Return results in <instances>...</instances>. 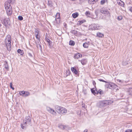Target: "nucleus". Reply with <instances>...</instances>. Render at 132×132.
I'll return each instance as SVG.
<instances>
[{
  "mask_svg": "<svg viewBox=\"0 0 132 132\" xmlns=\"http://www.w3.org/2000/svg\"><path fill=\"white\" fill-rule=\"evenodd\" d=\"M5 7L6 10L7 15L9 16L12 13V11L11 9L12 7L9 2H5Z\"/></svg>",
  "mask_w": 132,
  "mask_h": 132,
  "instance_id": "nucleus-1",
  "label": "nucleus"
},
{
  "mask_svg": "<svg viewBox=\"0 0 132 132\" xmlns=\"http://www.w3.org/2000/svg\"><path fill=\"white\" fill-rule=\"evenodd\" d=\"M11 39L10 36H9V37H8V38H6L5 40L7 50L9 51L11 50L12 48L11 44Z\"/></svg>",
  "mask_w": 132,
  "mask_h": 132,
  "instance_id": "nucleus-2",
  "label": "nucleus"
},
{
  "mask_svg": "<svg viewBox=\"0 0 132 132\" xmlns=\"http://www.w3.org/2000/svg\"><path fill=\"white\" fill-rule=\"evenodd\" d=\"M109 104V101H103L99 102L97 103V105L99 108H102L106 106Z\"/></svg>",
  "mask_w": 132,
  "mask_h": 132,
  "instance_id": "nucleus-3",
  "label": "nucleus"
},
{
  "mask_svg": "<svg viewBox=\"0 0 132 132\" xmlns=\"http://www.w3.org/2000/svg\"><path fill=\"white\" fill-rule=\"evenodd\" d=\"M24 126H28L31 124V121L30 117L27 116L26 117L23 122Z\"/></svg>",
  "mask_w": 132,
  "mask_h": 132,
  "instance_id": "nucleus-4",
  "label": "nucleus"
},
{
  "mask_svg": "<svg viewBox=\"0 0 132 132\" xmlns=\"http://www.w3.org/2000/svg\"><path fill=\"white\" fill-rule=\"evenodd\" d=\"M19 94L21 96L24 97H26L29 96L30 95V93L28 92L22 91L19 92Z\"/></svg>",
  "mask_w": 132,
  "mask_h": 132,
  "instance_id": "nucleus-5",
  "label": "nucleus"
},
{
  "mask_svg": "<svg viewBox=\"0 0 132 132\" xmlns=\"http://www.w3.org/2000/svg\"><path fill=\"white\" fill-rule=\"evenodd\" d=\"M63 108L62 107H60L58 105H56L55 106V110L59 113H62V111H61V110H63Z\"/></svg>",
  "mask_w": 132,
  "mask_h": 132,
  "instance_id": "nucleus-6",
  "label": "nucleus"
},
{
  "mask_svg": "<svg viewBox=\"0 0 132 132\" xmlns=\"http://www.w3.org/2000/svg\"><path fill=\"white\" fill-rule=\"evenodd\" d=\"M46 110L48 112L52 114H54L56 113V112L54 110L49 107H46Z\"/></svg>",
  "mask_w": 132,
  "mask_h": 132,
  "instance_id": "nucleus-7",
  "label": "nucleus"
},
{
  "mask_svg": "<svg viewBox=\"0 0 132 132\" xmlns=\"http://www.w3.org/2000/svg\"><path fill=\"white\" fill-rule=\"evenodd\" d=\"M100 11L101 13L103 14H105V13L110 14L109 12L106 10H104V8L103 7L101 9Z\"/></svg>",
  "mask_w": 132,
  "mask_h": 132,
  "instance_id": "nucleus-8",
  "label": "nucleus"
},
{
  "mask_svg": "<svg viewBox=\"0 0 132 132\" xmlns=\"http://www.w3.org/2000/svg\"><path fill=\"white\" fill-rule=\"evenodd\" d=\"M58 127L62 129H67L69 127L68 126L64 125H59Z\"/></svg>",
  "mask_w": 132,
  "mask_h": 132,
  "instance_id": "nucleus-9",
  "label": "nucleus"
},
{
  "mask_svg": "<svg viewBox=\"0 0 132 132\" xmlns=\"http://www.w3.org/2000/svg\"><path fill=\"white\" fill-rule=\"evenodd\" d=\"M91 91L92 93L94 95H95L98 94L97 91L96 90V87H95V88H93L91 89Z\"/></svg>",
  "mask_w": 132,
  "mask_h": 132,
  "instance_id": "nucleus-10",
  "label": "nucleus"
},
{
  "mask_svg": "<svg viewBox=\"0 0 132 132\" xmlns=\"http://www.w3.org/2000/svg\"><path fill=\"white\" fill-rule=\"evenodd\" d=\"M82 55L79 53L75 54L74 56V57L75 59H78L79 57H81Z\"/></svg>",
  "mask_w": 132,
  "mask_h": 132,
  "instance_id": "nucleus-11",
  "label": "nucleus"
},
{
  "mask_svg": "<svg viewBox=\"0 0 132 132\" xmlns=\"http://www.w3.org/2000/svg\"><path fill=\"white\" fill-rule=\"evenodd\" d=\"M96 36L98 37L102 38L104 36V35L100 32H97V33Z\"/></svg>",
  "mask_w": 132,
  "mask_h": 132,
  "instance_id": "nucleus-12",
  "label": "nucleus"
},
{
  "mask_svg": "<svg viewBox=\"0 0 132 132\" xmlns=\"http://www.w3.org/2000/svg\"><path fill=\"white\" fill-rule=\"evenodd\" d=\"M71 70L72 72L75 74L76 75L77 74V71L76 69H75L74 67H72L71 68Z\"/></svg>",
  "mask_w": 132,
  "mask_h": 132,
  "instance_id": "nucleus-13",
  "label": "nucleus"
},
{
  "mask_svg": "<svg viewBox=\"0 0 132 132\" xmlns=\"http://www.w3.org/2000/svg\"><path fill=\"white\" fill-rule=\"evenodd\" d=\"M95 29L97 30H99L101 29L102 28V27L100 26L99 25L97 24H96L95 26Z\"/></svg>",
  "mask_w": 132,
  "mask_h": 132,
  "instance_id": "nucleus-14",
  "label": "nucleus"
},
{
  "mask_svg": "<svg viewBox=\"0 0 132 132\" xmlns=\"http://www.w3.org/2000/svg\"><path fill=\"white\" fill-rule=\"evenodd\" d=\"M87 62V61L86 59H82L81 61V62L82 65L85 64Z\"/></svg>",
  "mask_w": 132,
  "mask_h": 132,
  "instance_id": "nucleus-15",
  "label": "nucleus"
},
{
  "mask_svg": "<svg viewBox=\"0 0 132 132\" xmlns=\"http://www.w3.org/2000/svg\"><path fill=\"white\" fill-rule=\"evenodd\" d=\"M63 110H61V111H62V113H59L60 114H65L67 112V111L66 109L63 108V109H62Z\"/></svg>",
  "mask_w": 132,
  "mask_h": 132,
  "instance_id": "nucleus-16",
  "label": "nucleus"
},
{
  "mask_svg": "<svg viewBox=\"0 0 132 132\" xmlns=\"http://www.w3.org/2000/svg\"><path fill=\"white\" fill-rule=\"evenodd\" d=\"M117 87V86L115 85L113 83L112 84V86H111V87H110V89L113 90H114L115 89H116V88Z\"/></svg>",
  "mask_w": 132,
  "mask_h": 132,
  "instance_id": "nucleus-17",
  "label": "nucleus"
},
{
  "mask_svg": "<svg viewBox=\"0 0 132 132\" xmlns=\"http://www.w3.org/2000/svg\"><path fill=\"white\" fill-rule=\"evenodd\" d=\"M112 83L111 82L108 83V84L106 85V87L110 89V87H111L112 86Z\"/></svg>",
  "mask_w": 132,
  "mask_h": 132,
  "instance_id": "nucleus-18",
  "label": "nucleus"
},
{
  "mask_svg": "<svg viewBox=\"0 0 132 132\" xmlns=\"http://www.w3.org/2000/svg\"><path fill=\"white\" fill-rule=\"evenodd\" d=\"M88 2L90 4H93L96 3V1L94 0H88Z\"/></svg>",
  "mask_w": 132,
  "mask_h": 132,
  "instance_id": "nucleus-19",
  "label": "nucleus"
},
{
  "mask_svg": "<svg viewBox=\"0 0 132 132\" xmlns=\"http://www.w3.org/2000/svg\"><path fill=\"white\" fill-rule=\"evenodd\" d=\"M17 52L18 53H20V54L23 55L24 54V52L23 50H21L20 49H19L17 51Z\"/></svg>",
  "mask_w": 132,
  "mask_h": 132,
  "instance_id": "nucleus-20",
  "label": "nucleus"
},
{
  "mask_svg": "<svg viewBox=\"0 0 132 132\" xmlns=\"http://www.w3.org/2000/svg\"><path fill=\"white\" fill-rule=\"evenodd\" d=\"M36 46L38 48H39V49L40 50H42V47L41 45L40 44L39 42H38L37 43H36Z\"/></svg>",
  "mask_w": 132,
  "mask_h": 132,
  "instance_id": "nucleus-21",
  "label": "nucleus"
},
{
  "mask_svg": "<svg viewBox=\"0 0 132 132\" xmlns=\"http://www.w3.org/2000/svg\"><path fill=\"white\" fill-rule=\"evenodd\" d=\"M107 0H101L100 2V4L101 5L104 4L106 2H107Z\"/></svg>",
  "mask_w": 132,
  "mask_h": 132,
  "instance_id": "nucleus-22",
  "label": "nucleus"
},
{
  "mask_svg": "<svg viewBox=\"0 0 132 132\" xmlns=\"http://www.w3.org/2000/svg\"><path fill=\"white\" fill-rule=\"evenodd\" d=\"M60 14L59 13H57L56 14V15L55 16V17H56L55 20H56V19H59V20L60 17Z\"/></svg>",
  "mask_w": 132,
  "mask_h": 132,
  "instance_id": "nucleus-23",
  "label": "nucleus"
},
{
  "mask_svg": "<svg viewBox=\"0 0 132 132\" xmlns=\"http://www.w3.org/2000/svg\"><path fill=\"white\" fill-rule=\"evenodd\" d=\"M32 52L31 50H30L29 51H28V53L29 56L30 57H32V55L31 54V53Z\"/></svg>",
  "mask_w": 132,
  "mask_h": 132,
  "instance_id": "nucleus-24",
  "label": "nucleus"
},
{
  "mask_svg": "<svg viewBox=\"0 0 132 132\" xmlns=\"http://www.w3.org/2000/svg\"><path fill=\"white\" fill-rule=\"evenodd\" d=\"M78 15V13H74L72 14V16L74 18H76Z\"/></svg>",
  "mask_w": 132,
  "mask_h": 132,
  "instance_id": "nucleus-25",
  "label": "nucleus"
},
{
  "mask_svg": "<svg viewBox=\"0 0 132 132\" xmlns=\"http://www.w3.org/2000/svg\"><path fill=\"white\" fill-rule=\"evenodd\" d=\"M75 44V42L72 41L70 40L69 43V44L71 46H73Z\"/></svg>",
  "mask_w": 132,
  "mask_h": 132,
  "instance_id": "nucleus-26",
  "label": "nucleus"
},
{
  "mask_svg": "<svg viewBox=\"0 0 132 132\" xmlns=\"http://www.w3.org/2000/svg\"><path fill=\"white\" fill-rule=\"evenodd\" d=\"M83 47L85 48H88V44L86 43H85L83 44Z\"/></svg>",
  "mask_w": 132,
  "mask_h": 132,
  "instance_id": "nucleus-27",
  "label": "nucleus"
},
{
  "mask_svg": "<svg viewBox=\"0 0 132 132\" xmlns=\"http://www.w3.org/2000/svg\"><path fill=\"white\" fill-rule=\"evenodd\" d=\"M4 68L8 70L9 69V67L7 63H6L5 64H4Z\"/></svg>",
  "mask_w": 132,
  "mask_h": 132,
  "instance_id": "nucleus-28",
  "label": "nucleus"
},
{
  "mask_svg": "<svg viewBox=\"0 0 132 132\" xmlns=\"http://www.w3.org/2000/svg\"><path fill=\"white\" fill-rule=\"evenodd\" d=\"M71 33L73 34H76L77 33V31L75 30H73L71 31Z\"/></svg>",
  "mask_w": 132,
  "mask_h": 132,
  "instance_id": "nucleus-29",
  "label": "nucleus"
},
{
  "mask_svg": "<svg viewBox=\"0 0 132 132\" xmlns=\"http://www.w3.org/2000/svg\"><path fill=\"white\" fill-rule=\"evenodd\" d=\"M117 81L118 82H119V83H123V82L124 81L123 80H121L120 79H118L117 80Z\"/></svg>",
  "mask_w": 132,
  "mask_h": 132,
  "instance_id": "nucleus-30",
  "label": "nucleus"
},
{
  "mask_svg": "<svg viewBox=\"0 0 132 132\" xmlns=\"http://www.w3.org/2000/svg\"><path fill=\"white\" fill-rule=\"evenodd\" d=\"M18 19L20 20H23V18L21 16H18Z\"/></svg>",
  "mask_w": 132,
  "mask_h": 132,
  "instance_id": "nucleus-31",
  "label": "nucleus"
},
{
  "mask_svg": "<svg viewBox=\"0 0 132 132\" xmlns=\"http://www.w3.org/2000/svg\"><path fill=\"white\" fill-rule=\"evenodd\" d=\"M34 32L35 34H39V31L38 30L36 29H35Z\"/></svg>",
  "mask_w": 132,
  "mask_h": 132,
  "instance_id": "nucleus-32",
  "label": "nucleus"
},
{
  "mask_svg": "<svg viewBox=\"0 0 132 132\" xmlns=\"http://www.w3.org/2000/svg\"><path fill=\"white\" fill-rule=\"evenodd\" d=\"M98 92V93H99L100 94H103V91L101 89H99Z\"/></svg>",
  "mask_w": 132,
  "mask_h": 132,
  "instance_id": "nucleus-33",
  "label": "nucleus"
},
{
  "mask_svg": "<svg viewBox=\"0 0 132 132\" xmlns=\"http://www.w3.org/2000/svg\"><path fill=\"white\" fill-rule=\"evenodd\" d=\"M85 14L87 16H88L90 15V13L89 12L87 11L85 13Z\"/></svg>",
  "mask_w": 132,
  "mask_h": 132,
  "instance_id": "nucleus-34",
  "label": "nucleus"
},
{
  "mask_svg": "<svg viewBox=\"0 0 132 132\" xmlns=\"http://www.w3.org/2000/svg\"><path fill=\"white\" fill-rule=\"evenodd\" d=\"M122 17L121 16H118V17L117 19H118V20H120L122 19Z\"/></svg>",
  "mask_w": 132,
  "mask_h": 132,
  "instance_id": "nucleus-35",
  "label": "nucleus"
},
{
  "mask_svg": "<svg viewBox=\"0 0 132 132\" xmlns=\"http://www.w3.org/2000/svg\"><path fill=\"white\" fill-rule=\"evenodd\" d=\"M4 24H7L8 23V22H7V20H6L5 19L4 20Z\"/></svg>",
  "mask_w": 132,
  "mask_h": 132,
  "instance_id": "nucleus-36",
  "label": "nucleus"
},
{
  "mask_svg": "<svg viewBox=\"0 0 132 132\" xmlns=\"http://www.w3.org/2000/svg\"><path fill=\"white\" fill-rule=\"evenodd\" d=\"M122 64L124 65H126L127 64V63L125 61H123L122 62Z\"/></svg>",
  "mask_w": 132,
  "mask_h": 132,
  "instance_id": "nucleus-37",
  "label": "nucleus"
},
{
  "mask_svg": "<svg viewBox=\"0 0 132 132\" xmlns=\"http://www.w3.org/2000/svg\"><path fill=\"white\" fill-rule=\"evenodd\" d=\"M98 80L100 81H102L104 82H105V83H107V82L106 81H105V80H103L102 79H98Z\"/></svg>",
  "mask_w": 132,
  "mask_h": 132,
  "instance_id": "nucleus-38",
  "label": "nucleus"
},
{
  "mask_svg": "<svg viewBox=\"0 0 132 132\" xmlns=\"http://www.w3.org/2000/svg\"><path fill=\"white\" fill-rule=\"evenodd\" d=\"M26 126H24L23 125V124H21V127L23 129L24 128V127Z\"/></svg>",
  "mask_w": 132,
  "mask_h": 132,
  "instance_id": "nucleus-39",
  "label": "nucleus"
},
{
  "mask_svg": "<svg viewBox=\"0 0 132 132\" xmlns=\"http://www.w3.org/2000/svg\"><path fill=\"white\" fill-rule=\"evenodd\" d=\"M120 3L121 4V5L122 6L124 7V3L123 2H121V3Z\"/></svg>",
  "mask_w": 132,
  "mask_h": 132,
  "instance_id": "nucleus-40",
  "label": "nucleus"
},
{
  "mask_svg": "<svg viewBox=\"0 0 132 132\" xmlns=\"http://www.w3.org/2000/svg\"><path fill=\"white\" fill-rule=\"evenodd\" d=\"M36 38L39 41H40V36H39L36 37Z\"/></svg>",
  "mask_w": 132,
  "mask_h": 132,
  "instance_id": "nucleus-41",
  "label": "nucleus"
},
{
  "mask_svg": "<svg viewBox=\"0 0 132 132\" xmlns=\"http://www.w3.org/2000/svg\"><path fill=\"white\" fill-rule=\"evenodd\" d=\"M46 40L48 43H50L51 42L50 40L48 38L46 39Z\"/></svg>",
  "mask_w": 132,
  "mask_h": 132,
  "instance_id": "nucleus-42",
  "label": "nucleus"
},
{
  "mask_svg": "<svg viewBox=\"0 0 132 132\" xmlns=\"http://www.w3.org/2000/svg\"><path fill=\"white\" fill-rule=\"evenodd\" d=\"M93 85L94 86H95L96 83L94 81H93Z\"/></svg>",
  "mask_w": 132,
  "mask_h": 132,
  "instance_id": "nucleus-43",
  "label": "nucleus"
},
{
  "mask_svg": "<svg viewBox=\"0 0 132 132\" xmlns=\"http://www.w3.org/2000/svg\"><path fill=\"white\" fill-rule=\"evenodd\" d=\"M129 10L132 13V7H131L130 8Z\"/></svg>",
  "mask_w": 132,
  "mask_h": 132,
  "instance_id": "nucleus-44",
  "label": "nucleus"
},
{
  "mask_svg": "<svg viewBox=\"0 0 132 132\" xmlns=\"http://www.w3.org/2000/svg\"><path fill=\"white\" fill-rule=\"evenodd\" d=\"M83 23V22L82 21H80V22L79 23V24H81L82 23Z\"/></svg>",
  "mask_w": 132,
  "mask_h": 132,
  "instance_id": "nucleus-45",
  "label": "nucleus"
},
{
  "mask_svg": "<svg viewBox=\"0 0 132 132\" xmlns=\"http://www.w3.org/2000/svg\"><path fill=\"white\" fill-rule=\"evenodd\" d=\"M10 86L11 87V88H12V83H10Z\"/></svg>",
  "mask_w": 132,
  "mask_h": 132,
  "instance_id": "nucleus-46",
  "label": "nucleus"
},
{
  "mask_svg": "<svg viewBox=\"0 0 132 132\" xmlns=\"http://www.w3.org/2000/svg\"><path fill=\"white\" fill-rule=\"evenodd\" d=\"M125 132H132V131L130 130L126 131Z\"/></svg>",
  "mask_w": 132,
  "mask_h": 132,
  "instance_id": "nucleus-47",
  "label": "nucleus"
},
{
  "mask_svg": "<svg viewBox=\"0 0 132 132\" xmlns=\"http://www.w3.org/2000/svg\"><path fill=\"white\" fill-rule=\"evenodd\" d=\"M86 43H87V44H88V45L89 46V45H90V43L89 42H86Z\"/></svg>",
  "mask_w": 132,
  "mask_h": 132,
  "instance_id": "nucleus-48",
  "label": "nucleus"
},
{
  "mask_svg": "<svg viewBox=\"0 0 132 132\" xmlns=\"http://www.w3.org/2000/svg\"><path fill=\"white\" fill-rule=\"evenodd\" d=\"M38 34H35V37H36V36H39V35H38Z\"/></svg>",
  "mask_w": 132,
  "mask_h": 132,
  "instance_id": "nucleus-49",
  "label": "nucleus"
},
{
  "mask_svg": "<svg viewBox=\"0 0 132 132\" xmlns=\"http://www.w3.org/2000/svg\"><path fill=\"white\" fill-rule=\"evenodd\" d=\"M83 132H87V130H85Z\"/></svg>",
  "mask_w": 132,
  "mask_h": 132,
  "instance_id": "nucleus-50",
  "label": "nucleus"
},
{
  "mask_svg": "<svg viewBox=\"0 0 132 132\" xmlns=\"http://www.w3.org/2000/svg\"><path fill=\"white\" fill-rule=\"evenodd\" d=\"M48 43L49 45H50L51 44V42H50V43Z\"/></svg>",
  "mask_w": 132,
  "mask_h": 132,
  "instance_id": "nucleus-51",
  "label": "nucleus"
},
{
  "mask_svg": "<svg viewBox=\"0 0 132 132\" xmlns=\"http://www.w3.org/2000/svg\"><path fill=\"white\" fill-rule=\"evenodd\" d=\"M12 88L13 90H14V88L13 87H12V88Z\"/></svg>",
  "mask_w": 132,
  "mask_h": 132,
  "instance_id": "nucleus-52",
  "label": "nucleus"
},
{
  "mask_svg": "<svg viewBox=\"0 0 132 132\" xmlns=\"http://www.w3.org/2000/svg\"><path fill=\"white\" fill-rule=\"evenodd\" d=\"M98 0H94V1H96V2L98 1Z\"/></svg>",
  "mask_w": 132,
  "mask_h": 132,
  "instance_id": "nucleus-53",
  "label": "nucleus"
},
{
  "mask_svg": "<svg viewBox=\"0 0 132 132\" xmlns=\"http://www.w3.org/2000/svg\"><path fill=\"white\" fill-rule=\"evenodd\" d=\"M49 4V5H50H50H52L50 4Z\"/></svg>",
  "mask_w": 132,
  "mask_h": 132,
  "instance_id": "nucleus-54",
  "label": "nucleus"
},
{
  "mask_svg": "<svg viewBox=\"0 0 132 132\" xmlns=\"http://www.w3.org/2000/svg\"><path fill=\"white\" fill-rule=\"evenodd\" d=\"M2 26V25L1 24H0V27H1Z\"/></svg>",
  "mask_w": 132,
  "mask_h": 132,
  "instance_id": "nucleus-55",
  "label": "nucleus"
},
{
  "mask_svg": "<svg viewBox=\"0 0 132 132\" xmlns=\"http://www.w3.org/2000/svg\"><path fill=\"white\" fill-rule=\"evenodd\" d=\"M72 1H75V0H71Z\"/></svg>",
  "mask_w": 132,
  "mask_h": 132,
  "instance_id": "nucleus-56",
  "label": "nucleus"
},
{
  "mask_svg": "<svg viewBox=\"0 0 132 132\" xmlns=\"http://www.w3.org/2000/svg\"><path fill=\"white\" fill-rule=\"evenodd\" d=\"M131 91H132V88H131Z\"/></svg>",
  "mask_w": 132,
  "mask_h": 132,
  "instance_id": "nucleus-57",
  "label": "nucleus"
},
{
  "mask_svg": "<svg viewBox=\"0 0 132 132\" xmlns=\"http://www.w3.org/2000/svg\"><path fill=\"white\" fill-rule=\"evenodd\" d=\"M49 1H48V3H49Z\"/></svg>",
  "mask_w": 132,
  "mask_h": 132,
  "instance_id": "nucleus-58",
  "label": "nucleus"
}]
</instances>
